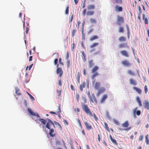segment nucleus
I'll return each mask as SVG.
<instances>
[{"mask_svg": "<svg viewBox=\"0 0 149 149\" xmlns=\"http://www.w3.org/2000/svg\"><path fill=\"white\" fill-rule=\"evenodd\" d=\"M67 61L66 62V65L68 68L70 67V61L69 60H67Z\"/></svg>", "mask_w": 149, "mask_h": 149, "instance_id": "obj_47", "label": "nucleus"}, {"mask_svg": "<svg viewBox=\"0 0 149 149\" xmlns=\"http://www.w3.org/2000/svg\"><path fill=\"white\" fill-rule=\"evenodd\" d=\"M86 85V82L84 81V82H82L81 84L79 85V88L81 91H83V89L85 87Z\"/></svg>", "mask_w": 149, "mask_h": 149, "instance_id": "obj_11", "label": "nucleus"}, {"mask_svg": "<svg viewBox=\"0 0 149 149\" xmlns=\"http://www.w3.org/2000/svg\"><path fill=\"white\" fill-rule=\"evenodd\" d=\"M58 85L60 86H61L62 85V81L61 80H60L58 82Z\"/></svg>", "mask_w": 149, "mask_h": 149, "instance_id": "obj_64", "label": "nucleus"}, {"mask_svg": "<svg viewBox=\"0 0 149 149\" xmlns=\"http://www.w3.org/2000/svg\"><path fill=\"white\" fill-rule=\"evenodd\" d=\"M133 89L134 90L136 91L139 94H140L142 92V91L141 89H140L139 88H137L136 87H134L133 88Z\"/></svg>", "mask_w": 149, "mask_h": 149, "instance_id": "obj_18", "label": "nucleus"}, {"mask_svg": "<svg viewBox=\"0 0 149 149\" xmlns=\"http://www.w3.org/2000/svg\"><path fill=\"white\" fill-rule=\"evenodd\" d=\"M58 59L57 58H56L54 61V64L55 65H56V67H58Z\"/></svg>", "mask_w": 149, "mask_h": 149, "instance_id": "obj_43", "label": "nucleus"}, {"mask_svg": "<svg viewBox=\"0 0 149 149\" xmlns=\"http://www.w3.org/2000/svg\"><path fill=\"white\" fill-rule=\"evenodd\" d=\"M87 8L88 10H93L95 8V6L94 5H88Z\"/></svg>", "mask_w": 149, "mask_h": 149, "instance_id": "obj_22", "label": "nucleus"}, {"mask_svg": "<svg viewBox=\"0 0 149 149\" xmlns=\"http://www.w3.org/2000/svg\"><path fill=\"white\" fill-rule=\"evenodd\" d=\"M89 99L90 102L95 103L96 104H97V101L94 94H92L91 96H90Z\"/></svg>", "mask_w": 149, "mask_h": 149, "instance_id": "obj_4", "label": "nucleus"}, {"mask_svg": "<svg viewBox=\"0 0 149 149\" xmlns=\"http://www.w3.org/2000/svg\"><path fill=\"white\" fill-rule=\"evenodd\" d=\"M99 38L98 36H94L92 37H91L90 38V41H92L95 39H98Z\"/></svg>", "mask_w": 149, "mask_h": 149, "instance_id": "obj_26", "label": "nucleus"}, {"mask_svg": "<svg viewBox=\"0 0 149 149\" xmlns=\"http://www.w3.org/2000/svg\"><path fill=\"white\" fill-rule=\"evenodd\" d=\"M19 89L17 88H15V93L17 94L18 95H21V93L19 92Z\"/></svg>", "mask_w": 149, "mask_h": 149, "instance_id": "obj_42", "label": "nucleus"}, {"mask_svg": "<svg viewBox=\"0 0 149 149\" xmlns=\"http://www.w3.org/2000/svg\"><path fill=\"white\" fill-rule=\"evenodd\" d=\"M69 6H68L67 7L66 9L65 10V13L66 14H68L69 13Z\"/></svg>", "mask_w": 149, "mask_h": 149, "instance_id": "obj_54", "label": "nucleus"}, {"mask_svg": "<svg viewBox=\"0 0 149 149\" xmlns=\"http://www.w3.org/2000/svg\"><path fill=\"white\" fill-rule=\"evenodd\" d=\"M130 84H132L134 85H136L137 84L136 81L132 79H130Z\"/></svg>", "mask_w": 149, "mask_h": 149, "instance_id": "obj_21", "label": "nucleus"}, {"mask_svg": "<svg viewBox=\"0 0 149 149\" xmlns=\"http://www.w3.org/2000/svg\"><path fill=\"white\" fill-rule=\"evenodd\" d=\"M48 122L46 125V127L49 129L55 128V127L54 123L50 119H48Z\"/></svg>", "mask_w": 149, "mask_h": 149, "instance_id": "obj_3", "label": "nucleus"}, {"mask_svg": "<svg viewBox=\"0 0 149 149\" xmlns=\"http://www.w3.org/2000/svg\"><path fill=\"white\" fill-rule=\"evenodd\" d=\"M137 110V108H136L134 110L133 112L134 113H135L136 112V115L138 116H139L141 114V111L139 110H138L137 111H136Z\"/></svg>", "mask_w": 149, "mask_h": 149, "instance_id": "obj_28", "label": "nucleus"}, {"mask_svg": "<svg viewBox=\"0 0 149 149\" xmlns=\"http://www.w3.org/2000/svg\"><path fill=\"white\" fill-rule=\"evenodd\" d=\"M145 108L147 109H149V102L146 100L144 101V103Z\"/></svg>", "mask_w": 149, "mask_h": 149, "instance_id": "obj_16", "label": "nucleus"}, {"mask_svg": "<svg viewBox=\"0 0 149 149\" xmlns=\"http://www.w3.org/2000/svg\"><path fill=\"white\" fill-rule=\"evenodd\" d=\"M82 98L84 101V103H86L87 102V99L85 96H82Z\"/></svg>", "mask_w": 149, "mask_h": 149, "instance_id": "obj_56", "label": "nucleus"}, {"mask_svg": "<svg viewBox=\"0 0 149 149\" xmlns=\"http://www.w3.org/2000/svg\"><path fill=\"white\" fill-rule=\"evenodd\" d=\"M94 12L93 11H88L86 13V15L87 16L92 15L94 14Z\"/></svg>", "mask_w": 149, "mask_h": 149, "instance_id": "obj_36", "label": "nucleus"}, {"mask_svg": "<svg viewBox=\"0 0 149 149\" xmlns=\"http://www.w3.org/2000/svg\"><path fill=\"white\" fill-rule=\"evenodd\" d=\"M90 21L92 23H95L96 22V20L93 18H90Z\"/></svg>", "mask_w": 149, "mask_h": 149, "instance_id": "obj_45", "label": "nucleus"}, {"mask_svg": "<svg viewBox=\"0 0 149 149\" xmlns=\"http://www.w3.org/2000/svg\"><path fill=\"white\" fill-rule=\"evenodd\" d=\"M77 122L79 125L80 127V128L81 129H82V126L81 125V123L80 120H79V118H78V119H77Z\"/></svg>", "mask_w": 149, "mask_h": 149, "instance_id": "obj_40", "label": "nucleus"}, {"mask_svg": "<svg viewBox=\"0 0 149 149\" xmlns=\"http://www.w3.org/2000/svg\"><path fill=\"white\" fill-rule=\"evenodd\" d=\"M82 54L83 55V56L82 57V58L83 61L84 62H85L86 60V55L85 54L84 52V51H83L81 52Z\"/></svg>", "mask_w": 149, "mask_h": 149, "instance_id": "obj_31", "label": "nucleus"}, {"mask_svg": "<svg viewBox=\"0 0 149 149\" xmlns=\"http://www.w3.org/2000/svg\"><path fill=\"white\" fill-rule=\"evenodd\" d=\"M148 134H147L146 135V136L145 137V139H146L145 141H146V142L147 145L149 144V139H148Z\"/></svg>", "mask_w": 149, "mask_h": 149, "instance_id": "obj_37", "label": "nucleus"}, {"mask_svg": "<svg viewBox=\"0 0 149 149\" xmlns=\"http://www.w3.org/2000/svg\"><path fill=\"white\" fill-rule=\"evenodd\" d=\"M74 43L71 45V49L72 51H73L74 49Z\"/></svg>", "mask_w": 149, "mask_h": 149, "instance_id": "obj_61", "label": "nucleus"}, {"mask_svg": "<svg viewBox=\"0 0 149 149\" xmlns=\"http://www.w3.org/2000/svg\"><path fill=\"white\" fill-rule=\"evenodd\" d=\"M129 123L128 121H125L124 123L122 124V126L124 127H127L129 126Z\"/></svg>", "mask_w": 149, "mask_h": 149, "instance_id": "obj_24", "label": "nucleus"}, {"mask_svg": "<svg viewBox=\"0 0 149 149\" xmlns=\"http://www.w3.org/2000/svg\"><path fill=\"white\" fill-rule=\"evenodd\" d=\"M73 18V15L72 14H70L69 18V23H71Z\"/></svg>", "mask_w": 149, "mask_h": 149, "instance_id": "obj_34", "label": "nucleus"}, {"mask_svg": "<svg viewBox=\"0 0 149 149\" xmlns=\"http://www.w3.org/2000/svg\"><path fill=\"white\" fill-rule=\"evenodd\" d=\"M116 11L121 12L123 10V8L122 7L119 6L118 5H116L115 7Z\"/></svg>", "mask_w": 149, "mask_h": 149, "instance_id": "obj_14", "label": "nucleus"}, {"mask_svg": "<svg viewBox=\"0 0 149 149\" xmlns=\"http://www.w3.org/2000/svg\"><path fill=\"white\" fill-rule=\"evenodd\" d=\"M59 62L60 64L62 65H64V63L63 62H62V60L61 58H60L59 59Z\"/></svg>", "mask_w": 149, "mask_h": 149, "instance_id": "obj_49", "label": "nucleus"}, {"mask_svg": "<svg viewBox=\"0 0 149 149\" xmlns=\"http://www.w3.org/2000/svg\"><path fill=\"white\" fill-rule=\"evenodd\" d=\"M104 128L108 132H109L110 131V129L109 128V127L108 126L107 124L105 122L104 123Z\"/></svg>", "mask_w": 149, "mask_h": 149, "instance_id": "obj_32", "label": "nucleus"}, {"mask_svg": "<svg viewBox=\"0 0 149 149\" xmlns=\"http://www.w3.org/2000/svg\"><path fill=\"white\" fill-rule=\"evenodd\" d=\"M144 91L145 93L146 94L148 92V89L147 86L145 85L144 87Z\"/></svg>", "mask_w": 149, "mask_h": 149, "instance_id": "obj_57", "label": "nucleus"}, {"mask_svg": "<svg viewBox=\"0 0 149 149\" xmlns=\"http://www.w3.org/2000/svg\"><path fill=\"white\" fill-rule=\"evenodd\" d=\"M145 24H148V20L147 18H146L145 19Z\"/></svg>", "mask_w": 149, "mask_h": 149, "instance_id": "obj_63", "label": "nucleus"}, {"mask_svg": "<svg viewBox=\"0 0 149 149\" xmlns=\"http://www.w3.org/2000/svg\"><path fill=\"white\" fill-rule=\"evenodd\" d=\"M99 75L98 73L97 72H95L94 74L92 76L91 79L92 80H93L95 77L96 76H98Z\"/></svg>", "mask_w": 149, "mask_h": 149, "instance_id": "obj_33", "label": "nucleus"}, {"mask_svg": "<svg viewBox=\"0 0 149 149\" xmlns=\"http://www.w3.org/2000/svg\"><path fill=\"white\" fill-rule=\"evenodd\" d=\"M105 91V88L104 87H101L98 90V92H97L96 95L97 96H99L100 95L103 93Z\"/></svg>", "mask_w": 149, "mask_h": 149, "instance_id": "obj_8", "label": "nucleus"}, {"mask_svg": "<svg viewBox=\"0 0 149 149\" xmlns=\"http://www.w3.org/2000/svg\"><path fill=\"white\" fill-rule=\"evenodd\" d=\"M121 63L124 66L128 67L130 66L131 65V63L128 61L127 60L123 61Z\"/></svg>", "mask_w": 149, "mask_h": 149, "instance_id": "obj_10", "label": "nucleus"}, {"mask_svg": "<svg viewBox=\"0 0 149 149\" xmlns=\"http://www.w3.org/2000/svg\"><path fill=\"white\" fill-rule=\"evenodd\" d=\"M143 138V135L142 134L141 135H140L139 137V141H141L142 140Z\"/></svg>", "mask_w": 149, "mask_h": 149, "instance_id": "obj_55", "label": "nucleus"}, {"mask_svg": "<svg viewBox=\"0 0 149 149\" xmlns=\"http://www.w3.org/2000/svg\"><path fill=\"white\" fill-rule=\"evenodd\" d=\"M119 32L120 33H123L124 32L123 29L122 27H120L119 28Z\"/></svg>", "mask_w": 149, "mask_h": 149, "instance_id": "obj_51", "label": "nucleus"}, {"mask_svg": "<svg viewBox=\"0 0 149 149\" xmlns=\"http://www.w3.org/2000/svg\"><path fill=\"white\" fill-rule=\"evenodd\" d=\"M120 53L123 56L126 57H129V55L128 52L126 50H123L120 51Z\"/></svg>", "mask_w": 149, "mask_h": 149, "instance_id": "obj_9", "label": "nucleus"}, {"mask_svg": "<svg viewBox=\"0 0 149 149\" xmlns=\"http://www.w3.org/2000/svg\"><path fill=\"white\" fill-rule=\"evenodd\" d=\"M99 67L97 66H95L91 70V72L92 73H94L95 71L98 70Z\"/></svg>", "mask_w": 149, "mask_h": 149, "instance_id": "obj_23", "label": "nucleus"}, {"mask_svg": "<svg viewBox=\"0 0 149 149\" xmlns=\"http://www.w3.org/2000/svg\"><path fill=\"white\" fill-rule=\"evenodd\" d=\"M136 101L138 103L139 105L140 106H142V104L141 101V100H140V98L139 97H138L136 98Z\"/></svg>", "mask_w": 149, "mask_h": 149, "instance_id": "obj_30", "label": "nucleus"}, {"mask_svg": "<svg viewBox=\"0 0 149 149\" xmlns=\"http://www.w3.org/2000/svg\"><path fill=\"white\" fill-rule=\"evenodd\" d=\"M127 36H128V38H129V36H130V29H129V27L128 26H127Z\"/></svg>", "mask_w": 149, "mask_h": 149, "instance_id": "obj_53", "label": "nucleus"}, {"mask_svg": "<svg viewBox=\"0 0 149 149\" xmlns=\"http://www.w3.org/2000/svg\"><path fill=\"white\" fill-rule=\"evenodd\" d=\"M118 40L120 42L125 41L126 40V38L123 36H120Z\"/></svg>", "mask_w": 149, "mask_h": 149, "instance_id": "obj_27", "label": "nucleus"}, {"mask_svg": "<svg viewBox=\"0 0 149 149\" xmlns=\"http://www.w3.org/2000/svg\"><path fill=\"white\" fill-rule=\"evenodd\" d=\"M28 94V95H29V96L30 97V98L32 100H34L35 99L33 97V96L29 93H28V92H26Z\"/></svg>", "mask_w": 149, "mask_h": 149, "instance_id": "obj_48", "label": "nucleus"}, {"mask_svg": "<svg viewBox=\"0 0 149 149\" xmlns=\"http://www.w3.org/2000/svg\"><path fill=\"white\" fill-rule=\"evenodd\" d=\"M100 83L98 82H96L95 84L94 88L95 89L98 90L100 86Z\"/></svg>", "mask_w": 149, "mask_h": 149, "instance_id": "obj_15", "label": "nucleus"}, {"mask_svg": "<svg viewBox=\"0 0 149 149\" xmlns=\"http://www.w3.org/2000/svg\"><path fill=\"white\" fill-rule=\"evenodd\" d=\"M107 98V95L106 94L104 95L103 96L101 100V101L100 102V103H102L103 102H104L105 101V100Z\"/></svg>", "mask_w": 149, "mask_h": 149, "instance_id": "obj_17", "label": "nucleus"}, {"mask_svg": "<svg viewBox=\"0 0 149 149\" xmlns=\"http://www.w3.org/2000/svg\"><path fill=\"white\" fill-rule=\"evenodd\" d=\"M84 124L86 127V129L88 130H90L93 129V127L92 125L88 122L86 121H85L84 122Z\"/></svg>", "mask_w": 149, "mask_h": 149, "instance_id": "obj_7", "label": "nucleus"}, {"mask_svg": "<svg viewBox=\"0 0 149 149\" xmlns=\"http://www.w3.org/2000/svg\"><path fill=\"white\" fill-rule=\"evenodd\" d=\"M89 67L90 68H91L94 65L93 61L92 60H90L89 62Z\"/></svg>", "mask_w": 149, "mask_h": 149, "instance_id": "obj_35", "label": "nucleus"}, {"mask_svg": "<svg viewBox=\"0 0 149 149\" xmlns=\"http://www.w3.org/2000/svg\"><path fill=\"white\" fill-rule=\"evenodd\" d=\"M113 122L114 124L116 125H119V121L115 119H113Z\"/></svg>", "mask_w": 149, "mask_h": 149, "instance_id": "obj_38", "label": "nucleus"}, {"mask_svg": "<svg viewBox=\"0 0 149 149\" xmlns=\"http://www.w3.org/2000/svg\"><path fill=\"white\" fill-rule=\"evenodd\" d=\"M76 98L78 102H79V95L78 93H76Z\"/></svg>", "mask_w": 149, "mask_h": 149, "instance_id": "obj_52", "label": "nucleus"}, {"mask_svg": "<svg viewBox=\"0 0 149 149\" xmlns=\"http://www.w3.org/2000/svg\"><path fill=\"white\" fill-rule=\"evenodd\" d=\"M117 24L120 25L121 23L124 22V19L123 17L118 15L117 17Z\"/></svg>", "mask_w": 149, "mask_h": 149, "instance_id": "obj_5", "label": "nucleus"}, {"mask_svg": "<svg viewBox=\"0 0 149 149\" xmlns=\"http://www.w3.org/2000/svg\"><path fill=\"white\" fill-rule=\"evenodd\" d=\"M138 9H139V13H138V18L139 20L141 21V13H142V12L141 10V8L140 7V6H138Z\"/></svg>", "mask_w": 149, "mask_h": 149, "instance_id": "obj_13", "label": "nucleus"}, {"mask_svg": "<svg viewBox=\"0 0 149 149\" xmlns=\"http://www.w3.org/2000/svg\"><path fill=\"white\" fill-rule=\"evenodd\" d=\"M127 73L128 74L131 76H134L135 74V73L130 70H128Z\"/></svg>", "mask_w": 149, "mask_h": 149, "instance_id": "obj_29", "label": "nucleus"}, {"mask_svg": "<svg viewBox=\"0 0 149 149\" xmlns=\"http://www.w3.org/2000/svg\"><path fill=\"white\" fill-rule=\"evenodd\" d=\"M85 24V21H84L82 22V26H81V27L82 33H83L84 32V27Z\"/></svg>", "mask_w": 149, "mask_h": 149, "instance_id": "obj_41", "label": "nucleus"}, {"mask_svg": "<svg viewBox=\"0 0 149 149\" xmlns=\"http://www.w3.org/2000/svg\"><path fill=\"white\" fill-rule=\"evenodd\" d=\"M81 76V73L78 72L77 73V75L76 77V79L77 82L79 83V82L80 81V78Z\"/></svg>", "mask_w": 149, "mask_h": 149, "instance_id": "obj_20", "label": "nucleus"}, {"mask_svg": "<svg viewBox=\"0 0 149 149\" xmlns=\"http://www.w3.org/2000/svg\"><path fill=\"white\" fill-rule=\"evenodd\" d=\"M99 43L97 42H95L92 44L90 46V47L91 48H93L97 46L98 45Z\"/></svg>", "mask_w": 149, "mask_h": 149, "instance_id": "obj_39", "label": "nucleus"}, {"mask_svg": "<svg viewBox=\"0 0 149 149\" xmlns=\"http://www.w3.org/2000/svg\"><path fill=\"white\" fill-rule=\"evenodd\" d=\"M77 31L75 29H73L72 31V36L74 37L76 32Z\"/></svg>", "mask_w": 149, "mask_h": 149, "instance_id": "obj_44", "label": "nucleus"}, {"mask_svg": "<svg viewBox=\"0 0 149 149\" xmlns=\"http://www.w3.org/2000/svg\"><path fill=\"white\" fill-rule=\"evenodd\" d=\"M81 105L83 111L87 115H88L91 118V117L93 116L95 120L97 121L98 120V118L95 113H93V114L92 113V112L87 105L84 103H82Z\"/></svg>", "mask_w": 149, "mask_h": 149, "instance_id": "obj_2", "label": "nucleus"}, {"mask_svg": "<svg viewBox=\"0 0 149 149\" xmlns=\"http://www.w3.org/2000/svg\"><path fill=\"white\" fill-rule=\"evenodd\" d=\"M61 112V107L60 106H59L58 107V110L57 112V113L59 115L60 114V113Z\"/></svg>", "mask_w": 149, "mask_h": 149, "instance_id": "obj_58", "label": "nucleus"}, {"mask_svg": "<svg viewBox=\"0 0 149 149\" xmlns=\"http://www.w3.org/2000/svg\"><path fill=\"white\" fill-rule=\"evenodd\" d=\"M110 139L111 141V142L115 145H116V146H117L118 145V143H117V141H116L115 140V139H114L112 136L111 135V134H110Z\"/></svg>", "mask_w": 149, "mask_h": 149, "instance_id": "obj_19", "label": "nucleus"}, {"mask_svg": "<svg viewBox=\"0 0 149 149\" xmlns=\"http://www.w3.org/2000/svg\"><path fill=\"white\" fill-rule=\"evenodd\" d=\"M86 8H85L83 10V15L84 16H85L86 15Z\"/></svg>", "mask_w": 149, "mask_h": 149, "instance_id": "obj_59", "label": "nucleus"}, {"mask_svg": "<svg viewBox=\"0 0 149 149\" xmlns=\"http://www.w3.org/2000/svg\"><path fill=\"white\" fill-rule=\"evenodd\" d=\"M63 122L65 125H68V123L66 120H63Z\"/></svg>", "mask_w": 149, "mask_h": 149, "instance_id": "obj_60", "label": "nucleus"}, {"mask_svg": "<svg viewBox=\"0 0 149 149\" xmlns=\"http://www.w3.org/2000/svg\"><path fill=\"white\" fill-rule=\"evenodd\" d=\"M56 73L57 74H58V76L60 77H61L63 73V71L62 70V68H61L58 67H57Z\"/></svg>", "mask_w": 149, "mask_h": 149, "instance_id": "obj_6", "label": "nucleus"}, {"mask_svg": "<svg viewBox=\"0 0 149 149\" xmlns=\"http://www.w3.org/2000/svg\"><path fill=\"white\" fill-rule=\"evenodd\" d=\"M27 110L30 115L33 116L32 118L36 121L38 120L44 125H45L47 123L46 120L40 118V117L38 113L33 112L31 109L29 108L27 109Z\"/></svg>", "mask_w": 149, "mask_h": 149, "instance_id": "obj_1", "label": "nucleus"}, {"mask_svg": "<svg viewBox=\"0 0 149 149\" xmlns=\"http://www.w3.org/2000/svg\"><path fill=\"white\" fill-rule=\"evenodd\" d=\"M56 55V57L57 58H58L59 56V54L57 52H55L54 53L53 55Z\"/></svg>", "mask_w": 149, "mask_h": 149, "instance_id": "obj_62", "label": "nucleus"}, {"mask_svg": "<svg viewBox=\"0 0 149 149\" xmlns=\"http://www.w3.org/2000/svg\"><path fill=\"white\" fill-rule=\"evenodd\" d=\"M61 91H62L61 90H57L56 92H57V94H58V96L60 97L61 95Z\"/></svg>", "mask_w": 149, "mask_h": 149, "instance_id": "obj_46", "label": "nucleus"}, {"mask_svg": "<svg viewBox=\"0 0 149 149\" xmlns=\"http://www.w3.org/2000/svg\"><path fill=\"white\" fill-rule=\"evenodd\" d=\"M125 47H128L127 45V44H119L118 47L119 48H122Z\"/></svg>", "mask_w": 149, "mask_h": 149, "instance_id": "obj_25", "label": "nucleus"}, {"mask_svg": "<svg viewBox=\"0 0 149 149\" xmlns=\"http://www.w3.org/2000/svg\"><path fill=\"white\" fill-rule=\"evenodd\" d=\"M116 3L118 4H121L122 3V0H115Z\"/></svg>", "mask_w": 149, "mask_h": 149, "instance_id": "obj_50", "label": "nucleus"}, {"mask_svg": "<svg viewBox=\"0 0 149 149\" xmlns=\"http://www.w3.org/2000/svg\"><path fill=\"white\" fill-rule=\"evenodd\" d=\"M54 128H52V129H49L50 131L49 132V134L51 137H54L55 136V134L54 133Z\"/></svg>", "mask_w": 149, "mask_h": 149, "instance_id": "obj_12", "label": "nucleus"}]
</instances>
